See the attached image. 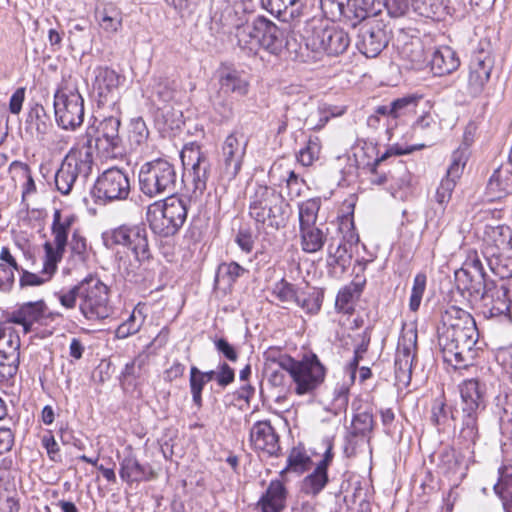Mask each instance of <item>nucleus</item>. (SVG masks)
I'll list each match as a JSON object with an SVG mask.
<instances>
[{
  "instance_id": "nucleus-1",
  "label": "nucleus",
  "mask_w": 512,
  "mask_h": 512,
  "mask_svg": "<svg viewBox=\"0 0 512 512\" xmlns=\"http://www.w3.org/2000/svg\"><path fill=\"white\" fill-rule=\"evenodd\" d=\"M438 345L444 362L454 369L472 366L478 356L479 332L474 318L467 311L450 306L441 315Z\"/></svg>"
},
{
  "instance_id": "nucleus-2",
  "label": "nucleus",
  "mask_w": 512,
  "mask_h": 512,
  "mask_svg": "<svg viewBox=\"0 0 512 512\" xmlns=\"http://www.w3.org/2000/svg\"><path fill=\"white\" fill-rule=\"evenodd\" d=\"M108 287L98 278L88 277L68 290H61L58 300L67 309L78 303L81 314L90 321L108 318L112 313Z\"/></svg>"
},
{
  "instance_id": "nucleus-3",
  "label": "nucleus",
  "mask_w": 512,
  "mask_h": 512,
  "mask_svg": "<svg viewBox=\"0 0 512 512\" xmlns=\"http://www.w3.org/2000/svg\"><path fill=\"white\" fill-rule=\"evenodd\" d=\"M264 355L268 361L277 363L290 375L297 395L312 393L325 380L326 368L314 353L304 354L301 360H295L287 354L270 348Z\"/></svg>"
},
{
  "instance_id": "nucleus-4",
  "label": "nucleus",
  "mask_w": 512,
  "mask_h": 512,
  "mask_svg": "<svg viewBox=\"0 0 512 512\" xmlns=\"http://www.w3.org/2000/svg\"><path fill=\"white\" fill-rule=\"evenodd\" d=\"M291 209L274 188L256 185L249 196V216L258 228L279 230L286 226Z\"/></svg>"
},
{
  "instance_id": "nucleus-5",
  "label": "nucleus",
  "mask_w": 512,
  "mask_h": 512,
  "mask_svg": "<svg viewBox=\"0 0 512 512\" xmlns=\"http://www.w3.org/2000/svg\"><path fill=\"white\" fill-rule=\"evenodd\" d=\"M74 222V215H63L60 210L54 211L53 222L51 226L53 243L46 242L44 244V273L46 277L43 278L37 274L23 270L20 277V285L22 287L41 285L45 283L56 271L57 263L62 259L66 250V246L68 244V234L71 231Z\"/></svg>"
},
{
  "instance_id": "nucleus-6",
  "label": "nucleus",
  "mask_w": 512,
  "mask_h": 512,
  "mask_svg": "<svg viewBox=\"0 0 512 512\" xmlns=\"http://www.w3.org/2000/svg\"><path fill=\"white\" fill-rule=\"evenodd\" d=\"M188 214V200L170 195L147 208V221L155 234L161 237L175 235L183 226Z\"/></svg>"
},
{
  "instance_id": "nucleus-7",
  "label": "nucleus",
  "mask_w": 512,
  "mask_h": 512,
  "mask_svg": "<svg viewBox=\"0 0 512 512\" xmlns=\"http://www.w3.org/2000/svg\"><path fill=\"white\" fill-rule=\"evenodd\" d=\"M102 241L108 249L118 246L125 248L139 265L152 259L148 231L144 224L125 223L108 229L102 233Z\"/></svg>"
},
{
  "instance_id": "nucleus-8",
  "label": "nucleus",
  "mask_w": 512,
  "mask_h": 512,
  "mask_svg": "<svg viewBox=\"0 0 512 512\" xmlns=\"http://www.w3.org/2000/svg\"><path fill=\"white\" fill-rule=\"evenodd\" d=\"M461 396V430L459 437L468 444H475L479 439L478 418L486 405L484 385L477 379L464 380L460 386Z\"/></svg>"
},
{
  "instance_id": "nucleus-9",
  "label": "nucleus",
  "mask_w": 512,
  "mask_h": 512,
  "mask_svg": "<svg viewBox=\"0 0 512 512\" xmlns=\"http://www.w3.org/2000/svg\"><path fill=\"white\" fill-rule=\"evenodd\" d=\"M140 191L149 198L172 195L179 184L174 164L158 158L141 165L138 173Z\"/></svg>"
},
{
  "instance_id": "nucleus-10",
  "label": "nucleus",
  "mask_w": 512,
  "mask_h": 512,
  "mask_svg": "<svg viewBox=\"0 0 512 512\" xmlns=\"http://www.w3.org/2000/svg\"><path fill=\"white\" fill-rule=\"evenodd\" d=\"M53 105L56 121L63 129L75 130L83 123L84 99L75 80L67 79L60 83L54 93Z\"/></svg>"
},
{
  "instance_id": "nucleus-11",
  "label": "nucleus",
  "mask_w": 512,
  "mask_h": 512,
  "mask_svg": "<svg viewBox=\"0 0 512 512\" xmlns=\"http://www.w3.org/2000/svg\"><path fill=\"white\" fill-rule=\"evenodd\" d=\"M92 166L90 144L71 148L55 174L57 190L63 195H69L79 179L85 180L90 175Z\"/></svg>"
},
{
  "instance_id": "nucleus-12",
  "label": "nucleus",
  "mask_w": 512,
  "mask_h": 512,
  "mask_svg": "<svg viewBox=\"0 0 512 512\" xmlns=\"http://www.w3.org/2000/svg\"><path fill=\"white\" fill-rule=\"evenodd\" d=\"M455 282L457 290L472 305L486 298L495 283L488 278L479 259L465 263L463 268L456 271Z\"/></svg>"
},
{
  "instance_id": "nucleus-13",
  "label": "nucleus",
  "mask_w": 512,
  "mask_h": 512,
  "mask_svg": "<svg viewBox=\"0 0 512 512\" xmlns=\"http://www.w3.org/2000/svg\"><path fill=\"white\" fill-rule=\"evenodd\" d=\"M303 38L307 49L329 56L343 54L350 45L348 33L334 26H309Z\"/></svg>"
},
{
  "instance_id": "nucleus-14",
  "label": "nucleus",
  "mask_w": 512,
  "mask_h": 512,
  "mask_svg": "<svg viewBox=\"0 0 512 512\" xmlns=\"http://www.w3.org/2000/svg\"><path fill=\"white\" fill-rule=\"evenodd\" d=\"M184 167L189 169L192 178V197L198 198L203 195L207 188V181L211 171V162L206 151H203L199 144L191 142L186 144L180 154Z\"/></svg>"
},
{
  "instance_id": "nucleus-15",
  "label": "nucleus",
  "mask_w": 512,
  "mask_h": 512,
  "mask_svg": "<svg viewBox=\"0 0 512 512\" xmlns=\"http://www.w3.org/2000/svg\"><path fill=\"white\" fill-rule=\"evenodd\" d=\"M130 190L128 173L118 167H111L98 176L92 194L97 201L107 203L127 199Z\"/></svg>"
},
{
  "instance_id": "nucleus-16",
  "label": "nucleus",
  "mask_w": 512,
  "mask_h": 512,
  "mask_svg": "<svg viewBox=\"0 0 512 512\" xmlns=\"http://www.w3.org/2000/svg\"><path fill=\"white\" fill-rule=\"evenodd\" d=\"M125 77L108 67H99L95 70L93 91L98 107L116 110L119 112L121 98L120 85Z\"/></svg>"
},
{
  "instance_id": "nucleus-17",
  "label": "nucleus",
  "mask_w": 512,
  "mask_h": 512,
  "mask_svg": "<svg viewBox=\"0 0 512 512\" xmlns=\"http://www.w3.org/2000/svg\"><path fill=\"white\" fill-rule=\"evenodd\" d=\"M359 25L356 47L366 57L374 58L388 45L389 37L385 25L374 16L357 23Z\"/></svg>"
},
{
  "instance_id": "nucleus-18",
  "label": "nucleus",
  "mask_w": 512,
  "mask_h": 512,
  "mask_svg": "<svg viewBox=\"0 0 512 512\" xmlns=\"http://www.w3.org/2000/svg\"><path fill=\"white\" fill-rule=\"evenodd\" d=\"M248 141L244 134L234 131L229 134L222 145L223 173L229 180L240 172Z\"/></svg>"
},
{
  "instance_id": "nucleus-19",
  "label": "nucleus",
  "mask_w": 512,
  "mask_h": 512,
  "mask_svg": "<svg viewBox=\"0 0 512 512\" xmlns=\"http://www.w3.org/2000/svg\"><path fill=\"white\" fill-rule=\"evenodd\" d=\"M363 4L364 0H320L321 9L328 18L343 17L352 27L367 18L368 10Z\"/></svg>"
},
{
  "instance_id": "nucleus-20",
  "label": "nucleus",
  "mask_w": 512,
  "mask_h": 512,
  "mask_svg": "<svg viewBox=\"0 0 512 512\" xmlns=\"http://www.w3.org/2000/svg\"><path fill=\"white\" fill-rule=\"evenodd\" d=\"M494 59L489 51L479 49L471 57L469 64L468 90L472 96L482 93L490 79Z\"/></svg>"
},
{
  "instance_id": "nucleus-21",
  "label": "nucleus",
  "mask_w": 512,
  "mask_h": 512,
  "mask_svg": "<svg viewBox=\"0 0 512 512\" xmlns=\"http://www.w3.org/2000/svg\"><path fill=\"white\" fill-rule=\"evenodd\" d=\"M421 97L407 95L393 100L389 105L376 107V113L388 119L387 130L397 127L399 123H405L415 113Z\"/></svg>"
},
{
  "instance_id": "nucleus-22",
  "label": "nucleus",
  "mask_w": 512,
  "mask_h": 512,
  "mask_svg": "<svg viewBox=\"0 0 512 512\" xmlns=\"http://www.w3.org/2000/svg\"><path fill=\"white\" fill-rule=\"evenodd\" d=\"M480 303H482V314L485 318L505 317L508 322L512 323L509 290L504 285L497 286L494 283L493 288L487 293V297Z\"/></svg>"
},
{
  "instance_id": "nucleus-23",
  "label": "nucleus",
  "mask_w": 512,
  "mask_h": 512,
  "mask_svg": "<svg viewBox=\"0 0 512 512\" xmlns=\"http://www.w3.org/2000/svg\"><path fill=\"white\" fill-rule=\"evenodd\" d=\"M109 114L103 116L97 127L96 144L105 150H115L122 144L119 129L121 125V108L119 112L108 109Z\"/></svg>"
},
{
  "instance_id": "nucleus-24",
  "label": "nucleus",
  "mask_w": 512,
  "mask_h": 512,
  "mask_svg": "<svg viewBox=\"0 0 512 512\" xmlns=\"http://www.w3.org/2000/svg\"><path fill=\"white\" fill-rule=\"evenodd\" d=\"M250 441L256 450L269 456H278L281 450L279 436L269 420L258 421L250 430Z\"/></svg>"
},
{
  "instance_id": "nucleus-25",
  "label": "nucleus",
  "mask_w": 512,
  "mask_h": 512,
  "mask_svg": "<svg viewBox=\"0 0 512 512\" xmlns=\"http://www.w3.org/2000/svg\"><path fill=\"white\" fill-rule=\"evenodd\" d=\"M465 161L459 152L452 155V162L449 165L446 176L441 180L435 194L436 202L444 209L449 203L455 189L457 180L462 175Z\"/></svg>"
},
{
  "instance_id": "nucleus-26",
  "label": "nucleus",
  "mask_w": 512,
  "mask_h": 512,
  "mask_svg": "<svg viewBox=\"0 0 512 512\" xmlns=\"http://www.w3.org/2000/svg\"><path fill=\"white\" fill-rule=\"evenodd\" d=\"M259 48L273 55H278L284 48L283 31L271 20L264 16L257 17Z\"/></svg>"
},
{
  "instance_id": "nucleus-27",
  "label": "nucleus",
  "mask_w": 512,
  "mask_h": 512,
  "mask_svg": "<svg viewBox=\"0 0 512 512\" xmlns=\"http://www.w3.org/2000/svg\"><path fill=\"white\" fill-rule=\"evenodd\" d=\"M120 478L131 484L133 482L148 481L155 478V473L150 465L141 464L129 451L120 462Z\"/></svg>"
},
{
  "instance_id": "nucleus-28",
  "label": "nucleus",
  "mask_w": 512,
  "mask_h": 512,
  "mask_svg": "<svg viewBox=\"0 0 512 512\" xmlns=\"http://www.w3.org/2000/svg\"><path fill=\"white\" fill-rule=\"evenodd\" d=\"M45 312L46 305L43 301L27 302L11 313L9 321L21 325L23 331L28 333L32 330L34 323L44 318Z\"/></svg>"
},
{
  "instance_id": "nucleus-29",
  "label": "nucleus",
  "mask_w": 512,
  "mask_h": 512,
  "mask_svg": "<svg viewBox=\"0 0 512 512\" xmlns=\"http://www.w3.org/2000/svg\"><path fill=\"white\" fill-rule=\"evenodd\" d=\"M483 241L491 247V256H496L499 251L510 248L512 231L509 226L504 224L486 223Z\"/></svg>"
},
{
  "instance_id": "nucleus-30",
  "label": "nucleus",
  "mask_w": 512,
  "mask_h": 512,
  "mask_svg": "<svg viewBox=\"0 0 512 512\" xmlns=\"http://www.w3.org/2000/svg\"><path fill=\"white\" fill-rule=\"evenodd\" d=\"M52 124L50 117L41 104L30 108L26 119V132L38 141L45 140Z\"/></svg>"
},
{
  "instance_id": "nucleus-31",
  "label": "nucleus",
  "mask_w": 512,
  "mask_h": 512,
  "mask_svg": "<svg viewBox=\"0 0 512 512\" xmlns=\"http://www.w3.org/2000/svg\"><path fill=\"white\" fill-rule=\"evenodd\" d=\"M460 60L456 52L449 46L436 49L430 60V68L434 75L444 76L458 69Z\"/></svg>"
},
{
  "instance_id": "nucleus-32",
  "label": "nucleus",
  "mask_w": 512,
  "mask_h": 512,
  "mask_svg": "<svg viewBox=\"0 0 512 512\" xmlns=\"http://www.w3.org/2000/svg\"><path fill=\"white\" fill-rule=\"evenodd\" d=\"M261 6L283 22H289L300 16L302 0H261Z\"/></svg>"
},
{
  "instance_id": "nucleus-33",
  "label": "nucleus",
  "mask_w": 512,
  "mask_h": 512,
  "mask_svg": "<svg viewBox=\"0 0 512 512\" xmlns=\"http://www.w3.org/2000/svg\"><path fill=\"white\" fill-rule=\"evenodd\" d=\"M287 490L280 480H272L260 498L262 512H281L285 508Z\"/></svg>"
},
{
  "instance_id": "nucleus-34",
  "label": "nucleus",
  "mask_w": 512,
  "mask_h": 512,
  "mask_svg": "<svg viewBox=\"0 0 512 512\" xmlns=\"http://www.w3.org/2000/svg\"><path fill=\"white\" fill-rule=\"evenodd\" d=\"M220 88L225 93H233L238 96H245L249 91V80L247 75L235 69L221 71L219 77Z\"/></svg>"
},
{
  "instance_id": "nucleus-35",
  "label": "nucleus",
  "mask_w": 512,
  "mask_h": 512,
  "mask_svg": "<svg viewBox=\"0 0 512 512\" xmlns=\"http://www.w3.org/2000/svg\"><path fill=\"white\" fill-rule=\"evenodd\" d=\"M366 280L359 276L350 284L343 287L337 294L335 307L339 312L351 314L354 311L353 303L363 291Z\"/></svg>"
},
{
  "instance_id": "nucleus-36",
  "label": "nucleus",
  "mask_w": 512,
  "mask_h": 512,
  "mask_svg": "<svg viewBox=\"0 0 512 512\" xmlns=\"http://www.w3.org/2000/svg\"><path fill=\"white\" fill-rule=\"evenodd\" d=\"M95 18L100 28L108 34H114L122 28V12L112 3L98 7L95 11Z\"/></svg>"
},
{
  "instance_id": "nucleus-37",
  "label": "nucleus",
  "mask_w": 512,
  "mask_h": 512,
  "mask_svg": "<svg viewBox=\"0 0 512 512\" xmlns=\"http://www.w3.org/2000/svg\"><path fill=\"white\" fill-rule=\"evenodd\" d=\"M324 292L316 287H300L295 304L306 314L316 315L322 307Z\"/></svg>"
},
{
  "instance_id": "nucleus-38",
  "label": "nucleus",
  "mask_w": 512,
  "mask_h": 512,
  "mask_svg": "<svg viewBox=\"0 0 512 512\" xmlns=\"http://www.w3.org/2000/svg\"><path fill=\"white\" fill-rule=\"evenodd\" d=\"M299 235L301 248L306 253L320 251L327 240V233L317 225L299 228Z\"/></svg>"
},
{
  "instance_id": "nucleus-39",
  "label": "nucleus",
  "mask_w": 512,
  "mask_h": 512,
  "mask_svg": "<svg viewBox=\"0 0 512 512\" xmlns=\"http://www.w3.org/2000/svg\"><path fill=\"white\" fill-rule=\"evenodd\" d=\"M400 58L407 69H421L426 63V54L420 40L406 42L399 50Z\"/></svg>"
},
{
  "instance_id": "nucleus-40",
  "label": "nucleus",
  "mask_w": 512,
  "mask_h": 512,
  "mask_svg": "<svg viewBox=\"0 0 512 512\" xmlns=\"http://www.w3.org/2000/svg\"><path fill=\"white\" fill-rule=\"evenodd\" d=\"M500 478L493 490L502 502L505 512H512V466L499 468Z\"/></svg>"
},
{
  "instance_id": "nucleus-41",
  "label": "nucleus",
  "mask_w": 512,
  "mask_h": 512,
  "mask_svg": "<svg viewBox=\"0 0 512 512\" xmlns=\"http://www.w3.org/2000/svg\"><path fill=\"white\" fill-rule=\"evenodd\" d=\"M487 189L495 198H502L512 191V174L505 167L494 171L490 177Z\"/></svg>"
},
{
  "instance_id": "nucleus-42",
  "label": "nucleus",
  "mask_w": 512,
  "mask_h": 512,
  "mask_svg": "<svg viewBox=\"0 0 512 512\" xmlns=\"http://www.w3.org/2000/svg\"><path fill=\"white\" fill-rule=\"evenodd\" d=\"M257 27L258 23L256 17L251 24L247 23L236 31L235 36L241 49L246 50L249 53L257 52L259 49Z\"/></svg>"
},
{
  "instance_id": "nucleus-43",
  "label": "nucleus",
  "mask_w": 512,
  "mask_h": 512,
  "mask_svg": "<svg viewBox=\"0 0 512 512\" xmlns=\"http://www.w3.org/2000/svg\"><path fill=\"white\" fill-rule=\"evenodd\" d=\"M219 22L223 27L235 29L236 31L247 24V19L243 14V6L241 3L227 4L219 13Z\"/></svg>"
},
{
  "instance_id": "nucleus-44",
  "label": "nucleus",
  "mask_w": 512,
  "mask_h": 512,
  "mask_svg": "<svg viewBox=\"0 0 512 512\" xmlns=\"http://www.w3.org/2000/svg\"><path fill=\"white\" fill-rule=\"evenodd\" d=\"M417 351V330L403 329L398 340L396 357L414 361Z\"/></svg>"
},
{
  "instance_id": "nucleus-45",
  "label": "nucleus",
  "mask_w": 512,
  "mask_h": 512,
  "mask_svg": "<svg viewBox=\"0 0 512 512\" xmlns=\"http://www.w3.org/2000/svg\"><path fill=\"white\" fill-rule=\"evenodd\" d=\"M320 207V198H310L298 203L299 228L316 225Z\"/></svg>"
},
{
  "instance_id": "nucleus-46",
  "label": "nucleus",
  "mask_w": 512,
  "mask_h": 512,
  "mask_svg": "<svg viewBox=\"0 0 512 512\" xmlns=\"http://www.w3.org/2000/svg\"><path fill=\"white\" fill-rule=\"evenodd\" d=\"M19 335L9 326L0 325V354L20 357Z\"/></svg>"
},
{
  "instance_id": "nucleus-47",
  "label": "nucleus",
  "mask_w": 512,
  "mask_h": 512,
  "mask_svg": "<svg viewBox=\"0 0 512 512\" xmlns=\"http://www.w3.org/2000/svg\"><path fill=\"white\" fill-rule=\"evenodd\" d=\"M151 87L152 96L163 103H168L173 100L176 93L175 82L164 76H154Z\"/></svg>"
},
{
  "instance_id": "nucleus-48",
  "label": "nucleus",
  "mask_w": 512,
  "mask_h": 512,
  "mask_svg": "<svg viewBox=\"0 0 512 512\" xmlns=\"http://www.w3.org/2000/svg\"><path fill=\"white\" fill-rule=\"evenodd\" d=\"M327 483V471L316 466L314 471L303 479L301 491L308 495H317L324 489Z\"/></svg>"
},
{
  "instance_id": "nucleus-49",
  "label": "nucleus",
  "mask_w": 512,
  "mask_h": 512,
  "mask_svg": "<svg viewBox=\"0 0 512 512\" xmlns=\"http://www.w3.org/2000/svg\"><path fill=\"white\" fill-rule=\"evenodd\" d=\"M144 319L145 316L142 311L138 307H135L128 319L116 329V338L125 339L139 332L144 323Z\"/></svg>"
},
{
  "instance_id": "nucleus-50",
  "label": "nucleus",
  "mask_w": 512,
  "mask_h": 512,
  "mask_svg": "<svg viewBox=\"0 0 512 512\" xmlns=\"http://www.w3.org/2000/svg\"><path fill=\"white\" fill-rule=\"evenodd\" d=\"M310 464L311 459L305 449L301 446L293 447L287 458V466L281 471V474L288 471L301 474L309 468Z\"/></svg>"
},
{
  "instance_id": "nucleus-51",
  "label": "nucleus",
  "mask_w": 512,
  "mask_h": 512,
  "mask_svg": "<svg viewBox=\"0 0 512 512\" xmlns=\"http://www.w3.org/2000/svg\"><path fill=\"white\" fill-rule=\"evenodd\" d=\"M246 272L248 271L235 261L223 262L217 268L215 281L232 286Z\"/></svg>"
},
{
  "instance_id": "nucleus-52",
  "label": "nucleus",
  "mask_w": 512,
  "mask_h": 512,
  "mask_svg": "<svg viewBox=\"0 0 512 512\" xmlns=\"http://www.w3.org/2000/svg\"><path fill=\"white\" fill-rule=\"evenodd\" d=\"M497 406L500 409L499 425L501 433L506 437L512 438V394L498 397Z\"/></svg>"
},
{
  "instance_id": "nucleus-53",
  "label": "nucleus",
  "mask_w": 512,
  "mask_h": 512,
  "mask_svg": "<svg viewBox=\"0 0 512 512\" xmlns=\"http://www.w3.org/2000/svg\"><path fill=\"white\" fill-rule=\"evenodd\" d=\"M300 287L283 278L273 285L272 296L283 304L295 303Z\"/></svg>"
},
{
  "instance_id": "nucleus-54",
  "label": "nucleus",
  "mask_w": 512,
  "mask_h": 512,
  "mask_svg": "<svg viewBox=\"0 0 512 512\" xmlns=\"http://www.w3.org/2000/svg\"><path fill=\"white\" fill-rule=\"evenodd\" d=\"M329 263L338 265L344 270L350 264L352 258V249L348 247L347 243L338 242L337 244L332 241L328 246Z\"/></svg>"
},
{
  "instance_id": "nucleus-55",
  "label": "nucleus",
  "mask_w": 512,
  "mask_h": 512,
  "mask_svg": "<svg viewBox=\"0 0 512 512\" xmlns=\"http://www.w3.org/2000/svg\"><path fill=\"white\" fill-rule=\"evenodd\" d=\"M461 467V459L459 454L452 448H445L440 453L438 468L439 470L447 475H456Z\"/></svg>"
},
{
  "instance_id": "nucleus-56",
  "label": "nucleus",
  "mask_w": 512,
  "mask_h": 512,
  "mask_svg": "<svg viewBox=\"0 0 512 512\" xmlns=\"http://www.w3.org/2000/svg\"><path fill=\"white\" fill-rule=\"evenodd\" d=\"M320 151V139L318 137H310L306 146L299 151L297 159L303 166H310L318 159Z\"/></svg>"
},
{
  "instance_id": "nucleus-57",
  "label": "nucleus",
  "mask_w": 512,
  "mask_h": 512,
  "mask_svg": "<svg viewBox=\"0 0 512 512\" xmlns=\"http://www.w3.org/2000/svg\"><path fill=\"white\" fill-rule=\"evenodd\" d=\"M449 419H454L452 408L442 398L434 400L431 409V421L436 426L446 425Z\"/></svg>"
},
{
  "instance_id": "nucleus-58",
  "label": "nucleus",
  "mask_w": 512,
  "mask_h": 512,
  "mask_svg": "<svg viewBox=\"0 0 512 512\" xmlns=\"http://www.w3.org/2000/svg\"><path fill=\"white\" fill-rule=\"evenodd\" d=\"M427 277L424 273H418L414 277L411 295L409 299V309L416 312L421 304L423 294L426 289Z\"/></svg>"
},
{
  "instance_id": "nucleus-59",
  "label": "nucleus",
  "mask_w": 512,
  "mask_h": 512,
  "mask_svg": "<svg viewBox=\"0 0 512 512\" xmlns=\"http://www.w3.org/2000/svg\"><path fill=\"white\" fill-rule=\"evenodd\" d=\"M20 357L0 354V382L11 380L17 373Z\"/></svg>"
},
{
  "instance_id": "nucleus-60",
  "label": "nucleus",
  "mask_w": 512,
  "mask_h": 512,
  "mask_svg": "<svg viewBox=\"0 0 512 512\" xmlns=\"http://www.w3.org/2000/svg\"><path fill=\"white\" fill-rule=\"evenodd\" d=\"M206 384L207 383L199 376L198 368L196 366H192L190 368L189 386L192 401L197 408L202 407V392Z\"/></svg>"
},
{
  "instance_id": "nucleus-61",
  "label": "nucleus",
  "mask_w": 512,
  "mask_h": 512,
  "mask_svg": "<svg viewBox=\"0 0 512 512\" xmlns=\"http://www.w3.org/2000/svg\"><path fill=\"white\" fill-rule=\"evenodd\" d=\"M69 249L72 257L83 263L87 256V241L77 230L73 231Z\"/></svg>"
},
{
  "instance_id": "nucleus-62",
  "label": "nucleus",
  "mask_w": 512,
  "mask_h": 512,
  "mask_svg": "<svg viewBox=\"0 0 512 512\" xmlns=\"http://www.w3.org/2000/svg\"><path fill=\"white\" fill-rule=\"evenodd\" d=\"M148 136L149 130L145 121L141 117L132 119L130 123V141L136 145H141L146 142Z\"/></svg>"
},
{
  "instance_id": "nucleus-63",
  "label": "nucleus",
  "mask_w": 512,
  "mask_h": 512,
  "mask_svg": "<svg viewBox=\"0 0 512 512\" xmlns=\"http://www.w3.org/2000/svg\"><path fill=\"white\" fill-rule=\"evenodd\" d=\"M373 429V416L368 412L357 414L352 421V434L365 436Z\"/></svg>"
},
{
  "instance_id": "nucleus-64",
  "label": "nucleus",
  "mask_w": 512,
  "mask_h": 512,
  "mask_svg": "<svg viewBox=\"0 0 512 512\" xmlns=\"http://www.w3.org/2000/svg\"><path fill=\"white\" fill-rule=\"evenodd\" d=\"M235 380V371L228 363L220 362L216 370V383L221 388H225Z\"/></svg>"
}]
</instances>
